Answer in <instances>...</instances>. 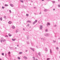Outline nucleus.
<instances>
[{
  "label": "nucleus",
  "instance_id": "69168bd1",
  "mask_svg": "<svg viewBox=\"0 0 60 60\" xmlns=\"http://www.w3.org/2000/svg\"><path fill=\"white\" fill-rule=\"evenodd\" d=\"M3 43V44H4V43Z\"/></svg>",
  "mask_w": 60,
  "mask_h": 60
},
{
  "label": "nucleus",
  "instance_id": "0e129e2a",
  "mask_svg": "<svg viewBox=\"0 0 60 60\" xmlns=\"http://www.w3.org/2000/svg\"><path fill=\"white\" fill-rule=\"evenodd\" d=\"M49 0H48V1H49Z\"/></svg>",
  "mask_w": 60,
  "mask_h": 60
},
{
  "label": "nucleus",
  "instance_id": "13d9d810",
  "mask_svg": "<svg viewBox=\"0 0 60 60\" xmlns=\"http://www.w3.org/2000/svg\"><path fill=\"white\" fill-rule=\"evenodd\" d=\"M23 30H25V29H23Z\"/></svg>",
  "mask_w": 60,
  "mask_h": 60
},
{
  "label": "nucleus",
  "instance_id": "dca6fc26",
  "mask_svg": "<svg viewBox=\"0 0 60 60\" xmlns=\"http://www.w3.org/2000/svg\"><path fill=\"white\" fill-rule=\"evenodd\" d=\"M5 6H8V5L7 4H5Z\"/></svg>",
  "mask_w": 60,
  "mask_h": 60
},
{
  "label": "nucleus",
  "instance_id": "3c124183",
  "mask_svg": "<svg viewBox=\"0 0 60 60\" xmlns=\"http://www.w3.org/2000/svg\"><path fill=\"white\" fill-rule=\"evenodd\" d=\"M58 39H60V38H58Z\"/></svg>",
  "mask_w": 60,
  "mask_h": 60
},
{
  "label": "nucleus",
  "instance_id": "37998d69",
  "mask_svg": "<svg viewBox=\"0 0 60 60\" xmlns=\"http://www.w3.org/2000/svg\"><path fill=\"white\" fill-rule=\"evenodd\" d=\"M29 26V24H28V26Z\"/></svg>",
  "mask_w": 60,
  "mask_h": 60
},
{
  "label": "nucleus",
  "instance_id": "c03bdc74",
  "mask_svg": "<svg viewBox=\"0 0 60 60\" xmlns=\"http://www.w3.org/2000/svg\"><path fill=\"white\" fill-rule=\"evenodd\" d=\"M36 47L38 49V48L37 47V46H36Z\"/></svg>",
  "mask_w": 60,
  "mask_h": 60
},
{
  "label": "nucleus",
  "instance_id": "ddd939ff",
  "mask_svg": "<svg viewBox=\"0 0 60 60\" xmlns=\"http://www.w3.org/2000/svg\"><path fill=\"white\" fill-rule=\"evenodd\" d=\"M38 55L40 56H41V53H40V52L38 53Z\"/></svg>",
  "mask_w": 60,
  "mask_h": 60
},
{
  "label": "nucleus",
  "instance_id": "e2e57ef3",
  "mask_svg": "<svg viewBox=\"0 0 60 60\" xmlns=\"http://www.w3.org/2000/svg\"><path fill=\"white\" fill-rule=\"evenodd\" d=\"M26 8V7H25V8Z\"/></svg>",
  "mask_w": 60,
  "mask_h": 60
},
{
  "label": "nucleus",
  "instance_id": "6ab92c4d",
  "mask_svg": "<svg viewBox=\"0 0 60 60\" xmlns=\"http://www.w3.org/2000/svg\"><path fill=\"white\" fill-rule=\"evenodd\" d=\"M20 2H22V3H23V1H22L21 0H20Z\"/></svg>",
  "mask_w": 60,
  "mask_h": 60
},
{
  "label": "nucleus",
  "instance_id": "f704fd0d",
  "mask_svg": "<svg viewBox=\"0 0 60 60\" xmlns=\"http://www.w3.org/2000/svg\"><path fill=\"white\" fill-rule=\"evenodd\" d=\"M8 54H11V52H9L8 53Z\"/></svg>",
  "mask_w": 60,
  "mask_h": 60
},
{
  "label": "nucleus",
  "instance_id": "338daca9",
  "mask_svg": "<svg viewBox=\"0 0 60 60\" xmlns=\"http://www.w3.org/2000/svg\"><path fill=\"white\" fill-rule=\"evenodd\" d=\"M34 8H35V7H34Z\"/></svg>",
  "mask_w": 60,
  "mask_h": 60
},
{
  "label": "nucleus",
  "instance_id": "49530a36",
  "mask_svg": "<svg viewBox=\"0 0 60 60\" xmlns=\"http://www.w3.org/2000/svg\"><path fill=\"white\" fill-rule=\"evenodd\" d=\"M27 50H26V52H27Z\"/></svg>",
  "mask_w": 60,
  "mask_h": 60
},
{
  "label": "nucleus",
  "instance_id": "20e7f679",
  "mask_svg": "<svg viewBox=\"0 0 60 60\" xmlns=\"http://www.w3.org/2000/svg\"><path fill=\"white\" fill-rule=\"evenodd\" d=\"M44 35L46 36H48L49 35V34H45Z\"/></svg>",
  "mask_w": 60,
  "mask_h": 60
},
{
  "label": "nucleus",
  "instance_id": "6e6d98bb",
  "mask_svg": "<svg viewBox=\"0 0 60 60\" xmlns=\"http://www.w3.org/2000/svg\"><path fill=\"white\" fill-rule=\"evenodd\" d=\"M34 14H35V15H36V14H35V13H34Z\"/></svg>",
  "mask_w": 60,
  "mask_h": 60
},
{
  "label": "nucleus",
  "instance_id": "f8f14e48",
  "mask_svg": "<svg viewBox=\"0 0 60 60\" xmlns=\"http://www.w3.org/2000/svg\"><path fill=\"white\" fill-rule=\"evenodd\" d=\"M27 22H29V23H31V21H27Z\"/></svg>",
  "mask_w": 60,
  "mask_h": 60
},
{
  "label": "nucleus",
  "instance_id": "7ed1b4c3",
  "mask_svg": "<svg viewBox=\"0 0 60 60\" xmlns=\"http://www.w3.org/2000/svg\"><path fill=\"white\" fill-rule=\"evenodd\" d=\"M42 28H43V27H42V26L41 25V26H40V29L41 30V29H42Z\"/></svg>",
  "mask_w": 60,
  "mask_h": 60
},
{
  "label": "nucleus",
  "instance_id": "4c0bfd02",
  "mask_svg": "<svg viewBox=\"0 0 60 60\" xmlns=\"http://www.w3.org/2000/svg\"><path fill=\"white\" fill-rule=\"evenodd\" d=\"M54 41V42H56V41Z\"/></svg>",
  "mask_w": 60,
  "mask_h": 60
},
{
  "label": "nucleus",
  "instance_id": "2eb2a0df",
  "mask_svg": "<svg viewBox=\"0 0 60 60\" xmlns=\"http://www.w3.org/2000/svg\"><path fill=\"white\" fill-rule=\"evenodd\" d=\"M19 31V30L18 29L16 30V33H17V32H18Z\"/></svg>",
  "mask_w": 60,
  "mask_h": 60
},
{
  "label": "nucleus",
  "instance_id": "a18cd8bd",
  "mask_svg": "<svg viewBox=\"0 0 60 60\" xmlns=\"http://www.w3.org/2000/svg\"><path fill=\"white\" fill-rule=\"evenodd\" d=\"M42 1H44V0H42Z\"/></svg>",
  "mask_w": 60,
  "mask_h": 60
},
{
  "label": "nucleus",
  "instance_id": "6e6552de",
  "mask_svg": "<svg viewBox=\"0 0 60 60\" xmlns=\"http://www.w3.org/2000/svg\"><path fill=\"white\" fill-rule=\"evenodd\" d=\"M24 58L25 59H27V57H26V56H24Z\"/></svg>",
  "mask_w": 60,
  "mask_h": 60
},
{
  "label": "nucleus",
  "instance_id": "e433bc0d",
  "mask_svg": "<svg viewBox=\"0 0 60 60\" xmlns=\"http://www.w3.org/2000/svg\"><path fill=\"white\" fill-rule=\"evenodd\" d=\"M56 25H54V26L55 27H56Z\"/></svg>",
  "mask_w": 60,
  "mask_h": 60
},
{
  "label": "nucleus",
  "instance_id": "a19ab883",
  "mask_svg": "<svg viewBox=\"0 0 60 60\" xmlns=\"http://www.w3.org/2000/svg\"><path fill=\"white\" fill-rule=\"evenodd\" d=\"M27 44H28L29 43V42H27Z\"/></svg>",
  "mask_w": 60,
  "mask_h": 60
},
{
  "label": "nucleus",
  "instance_id": "5fc2aeb1",
  "mask_svg": "<svg viewBox=\"0 0 60 60\" xmlns=\"http://www.w3.org/2000/svg\"><path fill=\"white\" fill-rule=\"evenodd\" d=\"M59 54H60V51L59 52Z\"/></svg>",
  "mask_w": 60,
  "mask_h": 60
},
{
  "label": "nucleus",
  "instance_id": "f3484780",
  "mask_svg": "<svg viewBox=\"0 0 60 60\" xmlns=\"http://www.w3.org/2000/svg\"><path fill=\"white\" fill-rule=\"evenodd\" d=\"M15 26H12V28L13 29H14V28H15Z\"/></svg>",
  "mask_w": 60,
  "mask_h": 60
},
{
  "label": "nucleus",
  "instance_id": "ea45409f",
  "mask_svg": "<svg viewBox=\"0 0 60 60\" xmlns=\"http://www.w3.org/2000/svg\"><path fill=\"white\" fill-rule=\"evenodd\" d=\"M56 49H58V47L56 48Z\"/></svg>",
  "mask_w": 60,
  "mask_h": 60
},
{
  "label": "nucleus",
  "instance_id": "39448f33",
  "mask_svg": "<svg viewBox=\"0 0 60 60\" xmlns=\"http://www.w3.org/2000/svg\"><path fill=\"white\" fill-rule=\"evenodd\" d=\"M47 26H48V25H49H49H50V23L47 22Z\"/></svg>",
  "mask_w": 60,
  "mask_h": 60
},
{
  "label": "nucleus",
  "instance_id": "f03ea898",
  "mask_svg": "<svg viewBox=\"0 0 60 60\" xmlns=\"http://www.w3.org/2000/svg\"><path fill=\"white\" fill-rule=\"evenodd\" d=\"M37 22V20H36L33 23V24L34 25L35 23H36V22Z\"/></svg>",
  "mask_w": 60,
  "mask_h": 60
},
{
  "label": "nucleus",
  "instance_id": "aec40b11",
  "mask_svg": "<svg viewBox=\"0 0 60 60\" xmlns=\"http://www.w3.org/2000/svg\"><path fill=\"white\" fill-rule=\"evenodd\" d=\"M4 19H6V16H4Z\"/></svg>",
  "mask_w": 60,
  "mask_h": 60
},
{
  "label": "nucleus",
  "instance_id": "c756f323",
  "mask_svg": "<svg viewBox=\"0 0 60 60\" xmlns=\"http://www.w3.org/2000/svg\"><path fill=\"white\" fill-rule=\"evenodd\" d=\"M58 6L59 7H60V5H58Z\"/></svg>",
  "mask_w": 60,
  "mask_h": 60
},
{
  "label": "nucleus",
  "instance_id": "a211bd4d",
  "mask_svg": "<svg viewBox=\"0 0 60 60\" xmlns=\"http://www.w3.org/2000/svg\"><path fill=\"white\" fill-rule=\"evenodd\" d=\"M10 6H11V7H13V5L12 4H11Z\"/></svg>",
  "mask_w": 60,
  "mask_h": 60
},
{
  "label": "nucleus",
  "instance_id": "09e8293b",
  "mask_svg": "<svg viewBox=\"0 0 60 60\" xmlns=\"http://www.w3.org/2000/svg\"><path fill=\"white\" fill-rule=\"evenodd\" d=\"M40 14H41V12L40 13Z\"/></svg>",
  "mask_w": 60,
  "mask_h": 60
},
{
  "label": "nucleus",
  "instance_id": "c9c22d12",
  "mask_svg": "<svg viewBox=\"0 0 60 60\" xmlns=\"http://www.w3.org/2000/svg\"><path fill=\"white\" fill-rule=\"evenodd\" d=\"M49 59H50L49 58H48L47 59V60H49Z\"/></svg>",
  "mask_w": 60,
  "mask_h": 60
},
{
  "label": "nucleus",
  "instance_id": "412c9836",
  "mask_svg": "<svg viewBox=\"0 0 60 60\" xmlns=\"http://www.w3.org/2000/svg\"><path fill=\"white\" fill-rule=\"evenodd\" d=\"M45 51H48V49H47L46 48H45Z\"/></svg>",
  "mask_w": 60,
  "mask_h": 60
},
{
  "label": "nucleus",
  "instance_id": "9d476101",
  "mask_svg": "<svg viewBox=\"0 0 60 60\" xmlns=\"http://www.w3.org/2000/svg\"><path fill=\"white\" fill-rule=\"evenodd\" d=\"M8 23V24H11V21H9Z\"/></svg>",
  "mask_w": 60,
  "mask_h": 60
},
{
  "label": "nucleus",
  "instance_id": "f257e3e1",
  "mask_svg": "<svg viewBox=\"0 0 60 60\" xmlns=\"http://www.w3.org/2000/svg\"><path fill=\"white\" fill-rule=\"evenodd\" d=\"M5 41H6L5 40L3 39V38H1L0 42L2 43V41H3V42H4Z\"/></svg>",
  "mask_w": 60,
  "mask_h": 60
},
{
  "label": "nucleus",
  "instance_id": "5701e85b",
  "mask_svg": "<svg viewBox=\"0 0 60 60\" xmlns=\"http://www.w3.org/2000/svg\"><path fill=\"white\" fill-rule=\"evenodd\" d=\"M26 16L27 17H28L29 15H28V14H27L26 15Z\"/></svg>",
  "mask_w": 60,
  "mask_h": 60
},
{
  "label": "nucleus",
  "instance_id": "680f3d73",
  "mask_svg": "<svg viewBox=\"0 0 60 60\" xmlns=\"http://www.w3.org/2000/svg\"><path fill=\"white\" fill-rule=\"evenodd\" d=\"M24 6V7H25V6Z\"/></svg>",
  "mask_w": 60,
  "mask_h": 60
},
{
  "label": "nucleus",
  "instance_id": "b1692460",
  "mask_svg": "<svg viewBox=\"0 0 60 60\" xmlns=\"http://www.w3.org/2000/svg\"><path fill=\"white\" fill-rule=\"evenodd\" d=\"M50 53H52V51H51V49H50Z\"/></svg>",
  "mask_w": 60,
  "mask_h": 60
},
{
  "label": "nucleus",
  "instance_id": "7c9ffc66",
  "mask_svg": "<svg viewBox=\"0 0 60 60\" xmlns=\"http://www.w3.org/2000/svg\"><path fill=\"white\" fill-rule=\"evenodd\" d=\"M9 12H10V13H11V11L10 10H9Z\"/></svg>",
  "mask_w": 60,
  "mask_h": 60
},
{
  "label": "nucleus",
  "instance_id": "bb28decb",
  "mask_svg": "<svg viewBox=\"0 0 60 60\" xmlns=\"http://www.w3.org/2000/svg\"><path fill=\"white\" fill-rule=\"evenodd\" d=\"M19 54H22V52H20Z\"/></svg>",
  "mask_w": 60,
  "mask_h": 60
},
{
  "label": "nucleus",
  "instance_id": "4d7b16f0",
  "mask_svg": "<svg viewBox=\"0 0 60 60\" xmlns=\"http://www.w3.org/2000/svg\"><path fill=\"white\" fill-rule=\"evenodd\" d=\"M58 1H60V0H58Z\"/></svg>",
  "mask_w": 60,
  "mask_h": 60
},
{
  "label": "nucleus",
  "instance_id": "bf43d9fd",
  "mask_svg": "<svg viewBox=\"0 0 60 60\" xmlns=\"http://www.w3.org/2000/svg\"><path fill=\"white\" fill-rule=\"evenodd\" d=\"M5 56H6V54L5 55Z\"/></svg>",
  "mask_w": 60,
  "mask_h": 60
},
{
  "label": "nucleus",
  "instance_id": "de8ad7c7",
  "mask_svg": "<svg viewBox=\"0 0 60 60\" xmlns=\"http://www.w3.org/2000/svg\"><path fill=\"white\" fill-rule=\"evenodd\" d=\"M15 49H17V48L16 47H15Z\"/></svg>",
  "mask_w": 60,
  "mask_h": 60
},
{
  "label": "nucleus",
  "instance_id": "58836bf2",
  "mask_svg": "<svg viewBox=\"0 0 60 60\" xmlns=\"http://www.w3.org/2000/svg\"><path fill=\"white\" fill-rule=\"evenodd\" d=\"M5 37H8V36H7V35H6V36Z\"/></svg>",
  "mask_w": 60,
  "mask_h": 60
},
{
  "label": "nucleus",
  "instance_id": "052dcab7",
  "mask_svg": "<svg viewBox=\"0 0 60 60\" xmlns=\"http://www.w3.org/2000/svg\"><path fill=\"white\" fill-rule=\"evenodd\" d=\"M32 2H33V1H32Z\"/></svg>",
  "mask_w": 60,
  "mask_h": 60
},
{
  "label": "nucleus",
  "instance_id": "864d4df0",
  "mask_svg": "<svg viewBox=\"0 0 60 60\" xmlns=\"http://www.w3.org/2000/svg\"><path fill=\"white\" fill-rule=\"evenodd\" d=\"M0 60H2V59H0Z\"/></svg>",
  "mask_w": 60,
  "mask_h": 60
},
{
  "label": "nucleus",
  "instance_id": "c85d7f7f",
  "mask_svg": "<svg viewBox=\"0 0 60 60\" xmlns=\"http://www.w3.org/2000/svg\"><path fill=\"white\" fill-rule=\"evenodd\" d=\"M45 31L46 32H47L48 31V30L46 29L45 30Z\"/></svg>",
  "mask_w": 60,
  "mask_h": 60
},
{
  "label": "nucleus",
  "instance_id": "4468645a",
  "mask_svg": "<svg viewBox=\"0 0 60 60\" xmlns=\"http://www.w3.org/2000/svg\"><path fill=\"white\" fill-rule=\"evenodd\" d=\"M48 10L47 9H45L44 10V11H47Z\"/></svg>",
  "mask_w": 60,
  "mask_h": 60
},
{
  "label": "nucleus",
  "instance_id": "423d86ee",
  "mask_svg": "<svg viewBox=\"0 0 60 60\" xmlns=\"http://www.w3.org/2000/svg\"><path fill=\"white\" fill-rule=\"evenodd\" d=\"M30 49H31V50H33V51H34V48H30Z\"/></svg>",
  "mask_w": 60,
  "mask_h": 60
},
{
  "label": "nucleus",
  "instance_id": "9b49d317",
  "mask_svg": "<svg viewBox=\"0 0 60 60\" xmlns=\"http://www.w3.org/2000/svg\"><path fill=\"white\" fill-rule=\"evenodd\" d=\"M0 20H1V21H2L3 20L2 17H1L0 18Z\"/></svg>",
  "mask_w": 60,
  "mask_h": 60
},
{
  "label": "nucleus",
  "instance_id": "0eeeda50",
  "mask_svg": "<svg viewBox=\"0 0 60 60\" xmlns=\"http://www.w3.org/2000/svg\"><path fill=\"white\" fill-rule=\"evenodd\" d=\"M27 40H28V39H29V36L28 35H27Z\"/></svg>",
  "mask_w": 60,
  "mask_h": 60
},
{
  "label": "nucleus",
  "instance_id": "cd10ccee",
  "mask_svg": "<svg viewBox=\"0 0 60 60\" xmlns=\"http://www.w3.org/2000/svg\"><path fill=\"white\" fill-rule=\"evenodd\" d=\"M2 56H4V53H2Z\"/></svg>",
  "mask_w": 60,
  "mask_h": 60
},
{
  "label": "nucleus",
  "instance_id": "603ef678",
  "mask_svg": "<svg viewBox=\"0 0 60 60\" xmlns=\"http://www.w3.org/2000/svg\"><path fill=\"white\" fill-rule=\"evenodd\" d=\"M17 47H18L19 45H17Z\"/></svg>",
  "mask_w": 60,
  "mask_h": 60
},
{
  "label": "nucleus",
  "instance_id": "79ce46f5",
  "mask_svg": "<svg viewBox=\"0 0 60 60\" xmlns=\"http://www.w3.org/2000/svg\"><path fill=\"white\" fill-rule=\"evenodd\" d=\"M53 10L54 11H55V9H53Z\"/></svg>",
  "mask_w": 60,
  "mask_h": 60
},
{
  "label": "nucleus",
  "instance_id": "a878e982",
  "mask_svg": "<svg viewBox=\"0 0 60 60\" xmlns=\"http://www.w3.org/2000/svg\"><path fill=\"white\" fill-rule=\"evenodd\" d=\"M18 59H20V58L19 57H18Z\"/></svg>",
  "mask_w": 60,
  "mask_h": 60
},
{
  "label": "nucleus",
  "instance_id": "4be33fe9",
  "mask_svg": "<svg viewBox=\"0 0 60 60\" xmlns=\"http://www.w3.org/2000/svg\"><path fill=\"white\" fill-rule=\"evenodd\" d=\"M12 40L13 41H15V39H12Z\"/></svg>",
  "mask_w": 60,
  "mask_h": 60
},
{
  "label": "nucleus",
  "instance_id": "8fccbe9b",
  "mask_svg": "<svg viewBox=\"0 0 60 60\" xmlns=\"http://www.w3.org/2000/svg\"><path fill=\"white\" fill-rule=\"evenodd\" d=\"M36 60H38V59H36Z\"/></svg>",
  "mask_w": 60,
  "mask_h": 60
},
{
  "label": "nucleus",
  "instance_id": "72a5a7b5",
  "mask_svg": "<svg viewBox=\"0 0 60 60\" xmlns=\"http://www.w3.org/2000/svg\"><path fill=\"white\" fill-rule=\"evenodd\" d=\"M33 59H34V60H35V58L34 57H33Z\"/></svg>",
  "mask_w": 60,
  "mask_h": 60
},
{
  "label": "nucleus",
  "instance_id": "1a4fd4ad",
  "mask_svg": "<svg viewBox=\"0 0 60 60\" xmlns=\"http://www.w3.org/2000/svg\"><path fill=\"white\" fill-rule=\"evenodd\" d=\"M8 35L9 36H10V37H11V34L9 33L8 34Z\"/></svg>",
  "mask_w": 60,
  "mask_h": 60
},
{
  "label": "nucleus",
  "instance_id": "473e14b6",
  "mask_svg": "<svg viewBox=\"0 0 60 60\" xmlns=\"http://www.w3.org/2000/svg\"><path fill=\"white\" fill-rule=\"evenodd\" d=\"M52 2L53 3H55V1H52Z\"/></svg>",
  "mask_w": 60,
  "mask_h": 60
},
{
  "label": "nucleus",
  "instance_id": "2f4dec72",
  "mask_svg": "<svg viewBox=\"0 0 60 60\" xmlns=\"http://www.w3.org/2000/svg\"><path fill=\"white\" fill-rule=\"evenodd\" d=\"M41 40H43V41H44V39L43 38H41Z\"/></svg>",
  "mask_w": 60,
  "mask_h": 60
},
{
  "label": "nucleus",
  "instance_id": "393cba45",
  "mask_svg": "<svg viewBox=\"0 0 60 60\" xmlns=\"http://www.w3.org/2000/svg\"><path fill=\"white\" fill-rule=\"evenodd\" d=\"M2 8L3 9H4V7L3 6L2 7Z\"/></svg>",
  "mask_w": 60,
  "mask_h": 60
}]
</instances>
